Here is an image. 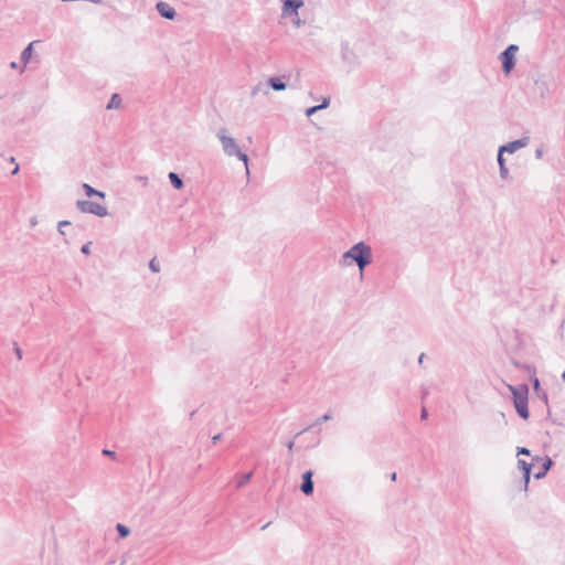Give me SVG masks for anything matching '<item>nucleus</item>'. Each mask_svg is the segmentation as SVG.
Here are the masks:
<instances>
[{"label":"nucleus","instance_id":"nucleus-1","mask_svg":"<svg viewBox=\"0 0 565 565\" xmlns=\"http://www.w3.org/2000/svg\"><path fill=\"white\" fill-rule=\"evenodd\" d=\"M344 258H352L356 262L360 270L371 262V248L365 245L363 242L355 244L350 250L344 253Z\"/></svg>","mask_w":565,"mask_h":565},{"label":"nucleus","instance_id":"nucleus-2","mask_svg":"<svg viewBox=\"0 0 565 565\" xmlns=\"http://www.w3.org/2000/svg\"><path fill=\"white\" fill-rule=\"evenodd\" d=\"M509 390L513 394V402L514 407L518 412V414L524 418H529V408H527V395H529V388L526 385H523L521 387H514L512 385H509Z\"/></svg>","mask_w":565,"mask_h":565},{"label":"nucleus","instance_id":"nucleus-3","mask_svg":"<svg viewBox=\"0 0 565 565\" xmlns=\"http://www.w3.org/2000/svg\"><path fill=\"white\" fill-rule=\"evenodd\" d=\"M516 52L518 46L512 44L504 52L501 53L500 58L505 74H509L514 67V57Z\"/></svg>","mask_w":565,"mask_h":565},{"label":"nucleus","instance_id":"nucleus-4","mask_svg":"<svg viewBox=\"0 0 565 565\" xmlns=\"http://www.w3.org/2000/svg\"><path fill=\"white\" fill-rule=\"evenodd\" d=\"M77 206L83 213H92L98 216L107 215V209L99 203L89 201H77Z\"/></svg>","mask_w":565,"mask_h":565},{"label":"nucleus","instance_id":"nucleus-5","mask_svg":"<svg viewBox=\"0 0 565 565\" xmlns=\"http://www.w3.org/2000/svg\"><path fill=\"white\" fill-rule=\"evenodd\" d=\"M220 138H221L223 148L226 151V153H228L230 156L237 154L241 160H243L245 163L247 162V156L239 151V149L233 138L227 137V136H221Z\"/></svg>","mask_w":565,"mask_h":565},{"label":"nucleus","instance_id":"nucleus-6","mask_svg":"<svg viewBox=\"0 0 565 565\" xmlns=\"http://www.w3.org/2000/svg\"><path fill=\"white\" fill-rule=\"evenodd\" d=\"M312 477H313V472L311 470H309L302 475V484H301L300 489L306 495L311 494L313 491Z\"/></svg>","mask_w":565,"mask_h":565},{"label":"nucleus","instance_id":"nucleus-7","mask_svg":"<svg viewBox=\"0 0 565 565\" xmlns=\"http://www.w3.org/2000/svg\"><path fill=\"white\" fill-rule=\"evenodd\" d=\"M303 6L302 0H286L284 2L282 12L286 15H290L292 13H296L297 10Z\"/></svg>","mask_w":565,"mask_h":565},{"label":"nucleus","instance_id":"nucleus-8","mask_svg":"<svg viewBox=\"0 0 565 565\" xmlns=\"http://www.w3.org/2000/svg\"><path fill=\"white\" fill-rule=\"evenodd\" d=\"M157 9L159 11V13L167 18V19H173L174 18V9L167 2H158L157 3Z\"/></svg>","mask_w":565,"mask_h":565},{"label":"nucleus","instance_id":"nucleus-9","mask_svg":"<svg viewBox=\"0 0 565 565\" xmlns=\"http://www.w3.org/2000/svg\"><path fill=\"white\" fill-rule=\"evenodd\" d=\"M526 145V141L523 140H516L513 141L504 147L501 148V152L508 151L510 153L514 152L515 150L524 147Z\"/></svg>","mask_w":565,"mask_h":565},{"label":"nucleus","instance_id":"nucleus-10","mask_svg":"<svg viewBox=\"0 0 565 565\" xmlns=\"http://www.w3.org/2000/svg\"><path fill=\"white\" fill-rule=\"evenodd\" d=\"M519 466L520 468L523 470L524 472V481H525V484L529 483L530 481V476H531V467L532 465L531 463H527L526 461L522 460V459H519Z\"/></svg>","mask_w":565,"mask_h":565},{"label":"nucleus","instance_id":"nucleus-11","mask_svg":"<svg viewBox=\"0 0 565 565\" xmlns=\"http://www.w3.org/2000/svg\"><path fill=\"white\" fill-rule=\"evenodd\" d=\"M542 461V470L536 472L534 476L535 478H542L545 476V473L548 471V469L551 468V465H552V460L550 458H544V459H541Z\"/></svg>","mask_w":565,"mask_h":565},{"label":"nucleus","instance_id":"nucleus-12","mask_svg":"<svg viewBox=\"0 0 565 565\" xmlns=\"http://www.w3.org/2000/svg\"><path fill=\"white\" fill-rule=\"evenodd\" d=\"M169 179H170L171 183L173 184V186L175 189L179 190V189H181L183 186V182H182V180L179 178V175L177 173L170 172L169 173Z\"/></svg>","mask_w":565,"mask_h":565},{"label":"nucleus","instance_id":"nucleus-13","mask_svg":"<svg viewBox=\"0 0 565 565\" xmlns=\"http://www.w3.org/2000/svg\"><path fill=\"white\" fill-rule=\"evenodd\" d=\"M83 189L85 190V193L87 196L98 195L102 199H104V196H105L103 192H99V191L93 189L89 184L85 183L83 185Z\"/></svg>","mask_w":565,"mask_h":565},{"label":"nucleus","instance_id":"nucleus-14","mask_svg":"<svg viewBox=\"0 0 565 565\" xmlns=\"http://www.w3.org/2000/svg\"><path fill=\"white\" fill-rule=\"evenodd\" d=\"M269 84L275 90H282L286 88L285 83H282L278 78H269Z\"/></svg>","mask_w":565,"mask_h":565},{"label":"nucleus","instance_id":"nucleus-15","mask_svg":"<svg viewBox=\"0 0 565 565\" xmlns=\"http://www.w3.org/2000/svg\"><path fill=\"white\" fill-rule=\"evenodd\" d=\"M120 103H121V99H120L119 95L114 94L109 104L107 105V109L119 108Z\"/></svg>","mask_w":565,"mask_h":565},{"label":"nucleus","instance_id":"nucleus-16","mask_svg":"<svg viewBox=\"0 0 565 565\" xmlns=\"http://www.w3.org/2000/svg\"><path fill=\"white\" fill-rule=\"evenodd\" d=\"M328 104H329V100H328V99H324V100H323V103H322V105L313 106V107L308 108V109H307V111H306V115H307V116H311V115H313L317 110H319V109H321V108L327 107V106H328Z\"/></svg>","mask_w":565,"mask_h":565},{"label":"nucleus","instance_id":"nucleus-17","mask_svg":"<svg viewBox=\"0 0 565 565\" xmlns=\"http://www.w3.org/2000/svg\"><path fill=\"white\" fill-rule=\"evenodd\" d=\"M502 153L501 150L499 151V156H498V161H499V164H500V170H501V173L502 175H505L507 172H508V169L505 168L504 166V161H503V158H502Z\"/></svg>","mask_w":565,"mask_h":565},{"label":"nucleus","instance_id":"nucleus-18","mask_svg":"<svg viewBox=\"0 0 565 565\" xmlns=\"http://www.w3.org/2000/svg\"><path fill=\"white\" fill-rule=\"evenodd\" d=\"M32 45L33 43H30L29 46L23 51V60L24 61H28L30 57H31V54H32Z\"/></svg>","mask_w":565,"mask_h":565},{"label":"nucleus","instance_id":"nucleus-19","mask_svg":"<svg viewBox=\"0 0 565 565\" xmlns=\"http://www.w3.org/2000/svg\"><path fill=\"white\" fill-rule=\"evenodd\" d=\"M117 530L119 531L121 537H126L129 534V530L122 524H117Z\"/></svg>","mask_w":565,"mask_h":565},{"label":"nucleus","instance_id":"nucleus-20","mask_svg":"<svg viewBox=\"0 0 565 565\" xmlns=\"http://www.w3.org/2000/svg\"><path fill=\"white\" fill-rule=\"evenodd\" d=\"M149 267L151 268V270H153L154 273H158L160 269H159V264L158 262L153 258L151 259L150 264H149Z\"/></svg>","mask_w":565,"mask_h":565},{"label":"nucleus","instance_id":"nucleus-21","mask_svg":"<svg viewBox=\"0 0 565 565\" xmlns=\"http://www.w3.org/2000/svg\"><path fill=\"white\" fill-rule=\"evenodd\" d=\"M252 478V473H247L243 477V480L238 483V486H244L245 483H247Z\"/></svg>","mask_w":565,"mask_h":565},{"label":"nucleus","instance_id":"nucleus-22","mask_svg":"<svg viewBox=\"0 0 565 565\" xmlns=\"http://www.w3.org/2000/svg\"><path fill=\"white\" fill-rule=\"evenodd\" d=\"M518 454L519 455H526V456H529L530 455V450L527 448L522 447V448L519 449Z\"/></svg>","mask_w":565,"mask_h":565},{"label":"nucleus","instance_id":"nucleus-23","mask_svg":"<svg viewBox=\"0 0 565 565\" xmlns=\"http://www.w3.org/2000/svg\"><path fill=\"white\" fill-rule=\"evenodd\" d=\"M82 252H83L84 254H89V252H90V244H86V245H84V246L82 247Z\"/></svg>","mask_w":565,"mask_h":565},{"label":"nucleus","instance_id":"nucleus-24","mask_svg":"<svg viewBox=\"0 0 565 565\" xmlns=\"http://www.w3.org/2000/svg\"><path fill=\"white\" fill-rule=\"evenodd\" d=\"M426 416H427V412H426V409L424 408V409L422 411V418H425Z\"/></svg>","mask_w":565,"mask_h":565},{"label":"nucleus","instance_id":"nucleus-25","mask_svg":"<svg viewBox=\"0 0 565 565\" xmlns=\"http://www.w3.org/2000/svg\"><path fill=\"white\" fill-rule=\"evenodd\" d=\"M104 454H105V455H108V456H113V455H114V452H113V451H109V450H104Z\"/></svg>","mask_w":565,"mask_h":565},{"label":"nucleus","instance_id":"nucleus-26","mask_svg":"<svg viewBox=\"0 0 565 565\" xmlns=\"http://www.w3.org/2000/svg\"><path fill=\"white\" fill-rule=\"evenodd\" d=\"M18 171H19V167H18V166H15L14 170L12 171V174L18 173Z\"/></svg>","mask_w":565,"mask_h":565},{"label":"nucleus","instance_id":"nucleus-27","mask_svg":"<svg viewBox=\"0 0 565 565\" xmlns=\"http://www.w3.org/2000/svg\"><path fill=\"white\" fill-rule=\"evenodd\" d=\"M562 379L565 381V371L562 374Z\"/></svg>","mask_w":565,"mask_h":565}]
</instances>
